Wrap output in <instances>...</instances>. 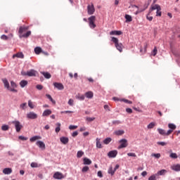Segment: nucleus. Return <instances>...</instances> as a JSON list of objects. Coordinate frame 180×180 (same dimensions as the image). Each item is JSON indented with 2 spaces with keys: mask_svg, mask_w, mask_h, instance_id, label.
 <instances>
[{
  "mask_svg": "<svg viewBox=\"0 0 180 180\" xmlns=\"http://www.w3.org/2000/svg\"><path fill=\"white\" fill-rule=\"evenodd\" d=\"M29 30V27H26V26H21L19 28L18 30V33L20 34V38L22 39V37H25V39H27V37H29V36H30V34H32V32L31 31H27ZM25 32H27L25 34Z\"/></svg>",
  "mask_w": 180,
  "mask_h": 180,
  "instance_id": "f257e3e1",
  "label": "nucleus"
},
{
  "mask_svg": "<svg viewBox=\"0 0 180 180\" xmlns=\"http://www.w3.org/2000/svg\"><path fill=\"white\" fill-rule=\"evenodd\" d=\"M111 41L115 44V46L116 47L117 50L120 51V53H122L123 51V48L124 46H123V44L119 43V39L117 38L112 37Z\"/></svg>",
  "mask_w": 180,
  "mask_h": 180,
  "instance_id": "f03ea898",
  "label": "nucleus"
},
{
  "mask_svg": "<svg viewBox=\"0 0 180 180\" xmlns=\"http://www.w3.org/2000/svg\"><path fill=\"white\" fill-rule=\"evenodd\" d=\"M96 20V17L95 15H92L88 18L89 25L91 29H95L96 27V25L95 24Z\"/></svg>",
  "mask_w": 180,
  "mask_h": 180,
  "instance_id": "7ed1b4c3",
  "label": "nucleus"
},
{
  "mask_svg": "<svg viewBox=\"0 0 180 180\" xmlns=\"http://www.w3.org/2000/svg\"><path fill=\"white\" fill-rule=\"evenodd\" d=\"M120 146H118V150H120L121 148H126L127 146H129V143L127 142V139H122L119 141Z\"/></svg>",
  "mask_w": 180,
  "mask_h": 180,
  "instance_id": "20e7f679",
  "label": "nucleus"
},
{
  "mask_svg": "<svg viewBox=\"0 0 180 180\" xmlns=\"http://www.w3.org/2000/svg\"><path fill=\"white\" fill-rule=\"evenodd\" d=\"M12 123L14 124L17 133H19L22 130L23 126L19 121H13Z\"/></svg>",
  "mask_w": 180,
  "mask_h": 180,
  "instance_id": "39448f33",
  "label": "nucleus"
},
{
  "mask_svg": "<svg viewBox=\"0 0 180 180\" xmlns=\"http://www.w3.org/2000/svg\"><path fill=\"white\" fill-rule=\"evenodd\" d=\"M169 130L167 131V134H171L174 132V130L176 129V125L175 124L169 123L168 124Z\"/></svg>",
  "mask_w": 180,
  "mask_h": 180,
  "instance_id": "423d86ee",
  "label": "nucleus"
},
{
  "mask_svg": "<svg viewBox=\"0 0 180 180\" xmlns=\"http://www.w3.org/2000/svg\"><path fill=\"white\" fill-rule=\"evenodd\" d=\"M87 13L89 15H94V13H95V7L94 6V4L87 6Z\"/></svg>",
  "mask_w": 180,
  "mask_h": 180,
  "instance_id": "0eeeda50",
  "label": "nucleus"
},
{
  "mask_svg": "<svg viewBox=\"0 0 180 180\" xmlns=\"http://www.w3.org/2000/svg\"><path fill=\"white\" fill-rule=\"evenodd\" d=\"M27 119L34 120L37 119V114L34 112H30L27 114Z\"/></svg>",
  "mask_w": 180,
  "mask_h": 180,
  "instance_id": "6e6552de",
  "label": "nucleus"
},
{
  "mask_svg": "<svg viewBox=\"0 0 180 180\" xmlns=\"http://www.w3.org/2000/svg\"><path fill=\"white\" fill-rule=\"evenodd\" d=\"M53 86H55V88L57 89H59V91H63V89H64V85H63L61 83L55 82L53 83Z\"/></svg>",
  "mask_w": 180,
  "mask_h": 180,
  "instance_id": "1a4fd4ad",
  "label": "nucleus"
},
{
  "mask_svg": "<svg viewBox=\"0 0 180 180\" xmlns=\"http://www.w3.org/2000/svg\"><path fill=\"white\" fill-rule=\"evenodd\" d=\"M53 178L55 179H63V178H64V175L62 174V173L59 172H56L54 174H53Z\"/></svg>",
  "mask_w": 180,
  "mask_h": 180,
  "instance_id": "9d476101",
  "label": "nucleus"
},
{
  "mask_svg": "<svg viewBox=\"0 0 180 180\" xmlns=\"http://www.w3.org/2000/svg\"><path fill=\"white\" fill-rule=\"evenodd\" d=\"M109 158H115L117 155V150H111L108 153Z\"/></svg>",
  "mask_w": 180,
  "mask_h": 180,
  "instance_id": "9b49d317",
  "label": "nucleus"
},
{
  "mask_svg": "<svg viewBox=\"0 0 180 180\" xmlns=\"http://www.w3.org/2000/svg\"><path fill=\"white\" fill-rule=\"evenodd\" d=\"M36 74H37V71L34 70H30L27 72V77H36Z\"/></svg>",
  "mask_w": 180,
  "mask_h": 180,
  "instance_id": "f8f14e48",
  "label": "nucleus"
},
{
  "mask_svg": "<svg viewBox=\"0 0 180 180\" xmlns=\"http://www.w3.org/2000/svg\"><path fill=\"white\" fill-rule=\"evenodd\" d=\"M37 146L39 147V148H41L42 150H46V144L44 143L41 141H38L36 143Z\"/></svg>",
  "mask_w": 180,
  "mask_h": 180,
  "instance_id": "ddd939ff",
  "label": "nucleus"
},
{
  "mask_svg": "<svg viewBox=\"0 0 180 180\" xmlns=\"http://www.w3.org/2000/svg\"><path fill=\"white\" fill-rule=\"evenodd\" d=\"M158 131L159 134H161V136H169V134H168V131H165V129H162L161 128H158Z\"/></svg>",
  "mask_w": 180,
  "mask_h": 180,
  "instance_id": "4468645a",
  "label": "nucleus"
},
{
  "mask_svg": "<svg viewBox=\"0 0 180 180\" xmlns=\"http://www.w3.org/2000/svg\"><path fill=\"white\" fill-rule=\"evenodd\" d=\"M110 36H120V34H123V32L122 31H111L110 32Z\"/></svg>",
  "mask_w": 180,
  "mask_h": 180,
  "instance_id": "2eb2a0df",
  "label": "nucleus"
},
{
  "mask_svg": "<svg viewBox=\"0 0 180 180\" xmlns=\"http://www.w3.org/2000/svg\"><path fill=\"white\" fill-rule=\"evenodd\" d=\"M83 164L84 165H91V164H92V160H91L89 158H84L83 159Z\"/></svg>",
  "mask_w": 180,
  "mask_h": 180,
  "instance_id": "dca6fc26",
  "label": "nucleus"
},
{
  "mask_svg": "<svg viewBox=\"0 0 180 180\" xmlns=\"http://www.w3.org/2000/svg\"><path fill=\"white\" fill-rule=\"evenodd\" d=\"M60 140L62 144H68V141H70L68 137L62 136L60 138Z\"/></svg>",
  "mask_w": 180,
  "mask_h": 180,
  "instance_id": "f3484780",
  "label": "nucleus"
},
{
  "mask_svg": "<svg viewBox=\"0 0 180 180\" xmlns=\"http://www.w3.org/2000/svg\"><path fill=\"white\" fill-rule=\"evenodd\" d=\"M3 174H4L5 175H10V174H12V169L11 168L4 169Z\"/></svg>",
  "mask_w": 180,
  "mask_h": 180,
  "instance_id": "a211bd4d",
  "label": "nucleus"
},
{
  "mask_svg": "<svg viewBox=\"0 0 180 180\" xmlns=\"http://www.w3.org/2000/svg\"><path fill=\"white\" fill-rule=\"evenodd\" d=\"M37 140H41V136H34L30 139V141H31V143H33V142L36 141Z\"/></svg>",
  "mask_w": 180,
  "mask_h": 180,
  "instance_id": "6ab92c4d",
  "label": "nucleus"
},
{
  "mask_svg": "<svg viewBox=\"0 0 180 180\" xmlns=\"http://www.w3.org/2000/svg\"><path fill=\"white\" fill-rule=\"evenodd\" d=\"M1 81L4 84V88H7V89H9V82H8V79L6 78L2 79Z\"/></svg>",
  "mask_w": 180,
  "mask_h": 180,
  "instance_id": "aec40b11",
  "label": "nucleus"
},
{
  "mask_svg": "<svg viewBox=\"0 0 180 180\" xmlns=\"http://www.w3.org/2000/svg\"><path fill=\"white\" fill-rule=\"evenodd\" d=\"M85 96L89 99H92L94 98V92L92 91H87L85 93Z\"/></svg>",
  "mask_w": 180,
  "mask_h": 180,
  "instance_id": "412c9836",
  "label": "nucleus"
},
{
  "mask_svg": "<svg viewBox=\"0 0 180 180\" xmlns=\"http://www.w3.org/2000/svg\"><path fill=\"white\" fill-rule=\"evenodd\" d=\"M15 57H17L18 58H24L25 55H23V53H22V52H19L13 56V58H15Z\"/></svg>",
  "mask_w": 180,
  "mask_h": 180,
  "instance_id": "4be33fe9",
  "label": "nucleus"
},
{
  "mask_svg": "<svg viewBox=\"0 0 180 180\" xmlns=\"http://www.w3.org/2000/svg\"><path fill=\"white\" fill-rule=\"evenodd\" d=\"M172 169H173V171H176V172H179L180 171V165L177 164V165H174L173 166H172Z\"/></svg>",
  "mask_w": 180,
  "mask_h": 180,
  "instance_id": "5701e85b",
  "label": "nucleus"
},
{
  "mask_svg": "<svg viewBox=\"0 0 180 180\" xmlns=\"http://www.w3.org/2000/svg\"><path fill=\"white\" fill-rule=\"evenodd\" d=\"M41 74H42L46 79H50V78H51V75L47 72H41Z\"/></svg>",
  "mask_w": 180,
  "mask_h": 180,
  "instance_id": "b1692460",
  "label": "nucleus"
},
{
  "mask_svg": "<svg viewBox=\"0 0 180 180\" xmlns=\"http://www.w3.org/2000/svg\"><path fill=\"white\" fill-rule=\"evenodd\" d=\"M28 82L27 80H21L20 82V86H21V88H25V86H27Z\"/></svg>",
  "mask_w": 180,
  "mask_h": 180,
  "instance_id": "393cba45",
  "label": "nucleus"
},
{
  "mask_svg": "<svg viewBox=\"0 0 180 180\" xmlns=\"http://www.w3.org/2000/svg\"><path fill=\"white\" fill-rule=\"evenodd\" d=\"M56 128L55 129L56 133H60V130H61V124L59 122H57L56 124Z\"/></svg>",
  "mask_w": 180,
  "mask_h": 180,
  "instance_id": "a878e982",
  "label": "nucleus"
},
{
  "mask_svg": "<svg viewBox=\"0 0 180 180\" xmlns=\"http://www.w3.org/2000/svg\"><path fill=\"white\" fill-rule=\"evenodd\" d=\"M114 134H115V136H123V134H124V131L117 130L114 132Z\"/></svg>",
  "mask_w": 180,
  "mask_h": 180,
  "instance_id": "bb28decb",
  "label": "nucleus"
},
{
  "mask_svg": "<svg viewBox=\"0 0 180 180\" xmlns=\"http://www.w3.org/2000/svg\"><path fill=\"white\" fill-rule=\"evenodd\" d=\"M51 113V110H45L42 114V116H50Z\"/></svg>",
  "mask_w": 180,
  "mask_h": 180,
  "instance_id": "cd10ccee",
  "label": "nucleus"
},
{
  "mask_svg": "<svg viewBox=\"0 0 180 180\" xmlns=\"http://www.w3.org/2000/svg\"><path fill=\"white\" fill-rule=\"evenodd\" d=\"M97 148H102V143H101V139L97 138L96 139Z\"/></svg>",
  "mask_w": 180,
  "mask_h": 180,
  "instance_id": "c85d7f7f",
  "label": "nucleus"
},
{
  "mask_svg": "<svg viewBox=\"0 0 180 180\" xmlns=\"http://www.w3.org/2000/svg\"><path fill=\"white\" fill-rule=\"evenodd\" d=\"M167 173V170L165 169H162V170H160L158 171L157 173H156V175L158 176V175H165V174Z\"/></svg>",
  "mask_w": 180,
  "mask_h": 180,
  "instance_id": "c756f323",
  "label": "nucleus"
},
{
  "mask_svg": "<svg viewBox=\"0 0 180 180\" xmlns=\"http://www.w3.org/2000/svg\"><path fill=\"white\" fill-rule=\"evenodd\" d=\"M1 130H3V131H8V130H9V125L3 124L1 126Z\"/></svg>",
  "mask_w": 180,
  "mask_h": 180,
  "instance_id": "7c9ffc66",
  "label": "nucleus"
},
{
  "mask_svg": "<svg viewBox=\"0 0 180 180\" xmlns=\"http://www.w3.org/2000/svg\"><path fill=\"white\" fill-rule=\"evenodd\" d=\"M158 9H161V6H160L158 4H155L151 8V11H158Z\"/></svg>",
  "mask_w": 180,
  "mask_h": 180,
  "instance_id": "2f4dec72",
  "label": "nucleus"
},
{
  "mask_svg": "<svg viewBox=\"0 0 180 180\" xmlns=\"http://www.w3.org/2000/svg\"><path fill=\"white\" fill-rule=\"evenodd\" d=\"M46 96L48 98V99H49V101H51V102H52V103H53V105H56V101L53 99L50 94H46Z\"/></svg>",
  "mask_w": 180,
  "mask_h": 180,
  "instance_id": "473e14b6",
  "label": "nucleus"
},
{
  "mask_svg": "<svg viewBox=\"0 0 180 180\" xmlns=\"http://www.w3.org/2000/svg\"><path fill=\"white\" fill-rule=\"evenodd\" d=\"M108 174H110V175H115V170L113 169V167H110L108 171Z\"/></svg>",
  "mask_w": 180,
  "mask_h": 180,
  "instance_id": "72a5a7b5",
  "label": "nucleus"
},
{
  "mask_svg": "<svg viewBox=\"0 0 180 180\" xmlns=\"http://www.w3.org/2000/svg\"><path fill=\"white\" fill-rule=\"evenodd\" d=\"M125 19H126L127 22H131V20H133L131 15H127V14L125 15Z\"/></svg>",
  "mask_w": 180,
  "mask_h": 180,
  "instance_id": "f704fd0d",
  "label": "nucleus"
},
{
  "mask_svg": "<svg viewBox=\"0 0 180 180\" xmlns=\"http://www.w3.org/2000/svg\"><path fill=\"white\" fill-rule=\"evenodd\" d=\"M34 51H35V53L39 55V54H40V53H41L42 50H41V48H40V47H36L34 49Z\"/></svg>",
  "mask_w": 180,
  "mask_h": 180,
  "instance_id": "c9c22d12",
  "label": "nucleus"
},
{
  "mask_svg": "<svg viewBox=\"0 0 180 180\" xmlns=\"http://www.w3.org/2000/svg\"><path fill=\"white\" fill-rule=\"evenodd\" d=\"M121 102H124V103H129V105H131V103H133L131 101L125 98L121 99Z\"/></svg>",
  "mask_w": 180,
  "mask_h": 180,
  "instance_id": "e433bc0d",
  "label": "nucleus"
},
{
  "mask_svg": "<svg viewBox=\"0 0 180 180\" xmlns=\"http://www.w3.org/2000/svg\"><path fill=\"white\" fill-rule=\"evenodd\" d=\"M28 106L29 108H30L31 109H34V105H33V102L32 101V100H30L28 101Z\"/></svg>",
  "mask_w": 180,
  "mask_h": 180,
  "instance_id": "4c0bfd02",
  "label": "nucleus"
},
{
  "mask_svg": "<svg viewBox=\"0 0 180 180\" xmlns=\"http://www.w3.org/2000/svg\"><path fill=\"white\" fill-rule=\"evenodd\" d=\"M84 155V152L82 150H79L77 154V158H81Z\"/></svg>",
  "mask_w": 180,
  "mask_h": 180,
  "instance_id": "58836bf2",
  "label": "nucleus"
},
{
  "mask_svg": "<svg viewBox=\"0 0 180 180\" xmlns=\"http://www.w3.org/2000/svg\"><path fill=\"white\" fill-rule=\"evenodd\" d=\"M26 106H27V103H23L20 105V109H22V110H25L26 109Z\"/></svg>",
  "mask_w": 180,
  "mask_h": 180,
  "instance_id": "ea45409f",
  "label": "nucleus"
},
{
  "mask_svg": "<svg viewBox=\"0 0 180 180\" xmlns=\"http://www.w3.org/2000/svg\"><path fill=\"white\" fill-rule=\"evenodd\" d=\"M110 141H112V139L111 138H107V139H104L103 143L104 144H109V143H110Z\"/></svg>",
  "mask_w": 180,
  "mask_h": 180,
  "instance_id": "a19ab883",
  "label": "nucleus"
},
{
  "mask_svg": "<svg viewBox=\"0 0 180 180\" xmlns=\"http://www.w3.org/2000/svg\"><path fill=\"white\" fill-rule=\"evenodd\" d=\"M169 157H170V158L176 159V158H178V155H176V153H172L169 155Z\"/></svg>",
  "mask_w": 180,
  "mask_h": 180,
  "instance_id": "79ce46f5",
  "label": "nucleus"
},
{
  "mask_svg": "<svg viewBox=\"0 0 180 180\" xmlns=\"http://www.w3.org/2000/svg\"><path fill=\"white\" fill-rule=\"evenodd\" d=\"M112 123L114 124V126H117V124H121L122 122L120 120H113Z\"/></svg>",
  "mask_w": 180,
  "mask_h": 180,
  "instance_id": "37998d69",
  "label": "nucleus"
},
{
  "mask_svg": "<svg viewBox=\"0 0 180 180\" xmlns=\"http://www.w3.org/2000/svg\"><path fill=\"white\" fill-rule=\"evenodd\" d=\"M88 171H89V167L88 166H84L82 169V172H88Z\"/></svg>",
  "mask_w": 180,
  "mask_h": 180,
  "instance_id": "c03bdc74",
  "label": "nucleus"
},
{
  "mask_svg": "<svg viewBox=\"0 0 180 180\" xmlns=\"http://www.w3.org/2000/svg\"><path fill=\"white\" fill-rule=\"evenodd\" d=\"M31 167L32 168H39V164L36 163V162H32L31 163Z\"/></svg>",
  "mask_w": 180,
  "mask_h": 180,
  "instance_id": "a18cd8bd",
  "label": "nucleus"
},
{
  "mask_svg": "<svg viewBox=\"0 0 180 180\" xmlns=\"http://www.w3.org/2000/svg\"><path fill=\"white\" fill-rule=\"evenodd\" d=\"M157 176V174H153L148 178V180H155Z\"/></svg>",
  "mask_w": 180,
  "mask_h": 180,
  "instance_id": "49530a36",
  "label": "nucleus"
},
{
  "mask_svg": "<svg viewBox=\"0 0 180 180\" xmlns=\"http://www.w3.org/2000/svg\"><path fill=\"white\" fill-rule=\"evenodd\" d=\"M68 103L70 106H74V100L72 98L69 99Z\"/></svg>",
  "mask_w": 180,
  "mask_h": 180,
  "instance_id": "de8ad7c7",
  "label": "nucleus"
},
{
  "mask_svg": "<svg viewBox=\"0 0 180 180\" xmlns=\"http://www.w3.org/2000/svg\"><path fill=\"white\" fill-rule=\"evenodd\" d=\"M69 129H70V130H75L76 129H78V126H77V125H70Z\"/></svg>",
  "mask_w": 180,
  "mask_h": 180,
  "instance_id": "09e8293b",
  "label": "nucleus"
},
{
  "mask_svg": "<svg viewBox=\"0 0 180 180\" xmlns=\"http://www.w3.org/2000/svg\"><path fill=\"white\" fill-rule=\"evenodd\" d=\"M140 51H141V53H143V54L147 52V44H145V45H144V51L143 52V49H141Z\"/></svg>",
  "mask_w": 180,
  "mask_h": 180,
  "instance_id": "8fccbe9b",
  "label": "nucleus"
},
{
  "mask_svg": "<svg viewBox=\"0 0 180 180\" xmlns=\"http://www.w3.org/2000/svg\"><path fill=\"white\" fill-rule=\"evenodd\" d=\"M154 126H155V124L154 122H150L148 125V129H153Z\"/></svg>",
  "mask_w": 180,
  "mask_h": 180,
  "instance_id": "3c124183",
  "label": "nucleus"
},
{
  "mask_svg": "<svg viewBox=\"0 0 180 180\" xmlns=\"http://www.w3.org/2000/svg\"><path fill=\"white\" fill-rule=\"evenodd\" d=\"M11 86H12V88H18V84H16V83H15V82L13 81L11 82Z\"/></svg>",
  "mask_w": 180,
  "mask_h": 180,
  "instance_id": "603ef678",
  "label": "nucleus"
},
{
  "mask_svg": "<svg viewBox=\"0 0 180 180\" xmlns=\"http://www.w3.org/2000/svg\"><path fill=\"white\" fill-rule=\"evenodd\" d=\"M152 157H155V158H160L161 157V154H160V153H153V154H152Z\"/></svg>",
  "mask_w": 180,
  "mask_h": 180,
  "instance_id": "864d4df0",
  "label": "nucleus"
},
{
  "mask_svg": "<svg viewBox=\"0 0 180 180\" xmlns=\"http://www.w3.org/2000/svg\"><path fill=\"white\" fill-rule=\"evenodd\" d=\"M158 51L157 50V46H155V48H154V49H153V56L154 57H155V56H157Z\"/></svg>",
  "mask_w": 180,
  "mask_h": 180,
  "instance_id": "5fc2aeb1",
  "label": "nucleus"
},
{
  "mask_svg": "<svg viewBox=\"0 0 180 180\" xmlns=\"http://www.w3.org/2000/svg\"><path fill=\"white\" fill-rule=\"evenodd\" d=\"M1 40H8V39H9V37L5 34H3L1 36Z\"/></svg>",
  "mask_w": 180,
  "mask_h": 180,
  "instance_id": "6e6d98bb",
  "label": "nucleus"
},
{
  "mask_svg": "<svg viewBox=\"0 0 180 180\" xmlns=\"http://www.w3.org/2000/svg\"><path fill=\"white\" fill-rule=\"evenodd\" d=\"M86 120L87 122H94V120H95V117H87L86 118Z\"/></svg>",
  "mask_w": 180,
  "mask_h": 180,
  "instance_id": "4d7b16f0",
  "label": "nucleus"
},
{
  "mask_svg": "<svg viewBox=\"0 0 180 180\" xmlns=\"http://www.w3.org/2000/svg\"><path fill=\"white\" fill-rule=\"evenodd\" d=\"M19 140H22V141H26V140H27V137H25L23 136H20L18 137Z\"/></svg>",
  "mask_w": 180,
  "mask_h": 180,
  "instance_id": "13d9d810",
  "label": "nucleus"
},
{
  "mask_svg": "<svg viewBox=\"0 0 180 180\" xmlns=\"http://www.w3.org/2000/svg\"><path fill=\"white\" fill-rule=\"evenodd\" d=\"M127 156L128 157H137V155L134 153H128Z\"/></svg>",
  "mask_w": 180,
  "mask_h": 180,
  "instance_id": "bf43d9fd",
  "label": "nucleus"
},
{
  "mask_svg": "<svg viewBox=\"0 0 180 180\" xmlns=\"http://www.w3.org/2000/svg\"><path fill=\"white\" fill-rule=\"evenodd\" d=\"M36 88H37V89H38L39 91H41V89H43V85H41V84H37V85L36 86Z\"/></svg>",
  "mask_w": 180,
  "mask_h": 180,
  "instance_id": "052dcab7",
  "label": "nucleus"
},
{
  "mask_svg": "<svg viewBox=\"0 0 180 180\" xmlns=\"http://www.w3.org/2000/svg\"><path fill=\"white\" fill-rule=\"evenodd\" d=\"M158 146H162V147H164V146H167V143L166 142L159 141V142H158Z\"/></svg>",
  "mask_w": 180,
  "mask_h": 180,
  "instance_id": "680f3d73",
  "label": "nucleus"
},
{
  "mask_svg": "<svg viewBox=\"0 0 180 180\" xmlns=\"http://www.w3.org/2000/svg\"><path fill=\"white\" fill-rule=\"evenodd\" d=\"M162 13H161V8L160 9H157V12H156V16H161Z\"/></svg>",
  "mask_w": 180,
  "mask_h": 180,
  "instance_id": "e2e57ef3",
  "label": "nucleus"
},
{
  "mask_svg": "<svg viewBox=\"0 0 180 180\" xmlns=\"http://www.w3.org/2000/svg\"><path fill=\"white\" fill-rule=\"evenodd\" d=\"M77 99H79L80 101H84L85 99V96L84 95L78 96Z\"/></svg>",
  "mask_w": 180,
  "mask_h": 180,
  "instance_id": "0e129e2a",
  "label": "nucleus"
},
{
  "mask_svg": "<svg viewBox=\"0 0 180 180\" xmlns=\"http://www.w3.org/2000/svg\"><path fill=\"white\" fill-rule=\"evenodd\" d=\"M146 18L148 20H149V22H151V20H153V16H150V14H148L146 15Z\"/></svg>",
  "mask_w": 180,
  "mask_h": 180,
  "instance_id": "69168bd1",
  "label": "nucleus"
},
{
  "mask_svg": "<svg viewBox=\"0 0 180 180\" xmlns=\"http://www.w3.org/2000/svg\"><path fill=\"white\" fill-rule=\"evenodd\" d=\"M98 176H99V178H103V174H102L101 171H98L97 173Z\"/></svg>",
  "mask_w": 180,
  "mask_h": 180,
  "instance_id": "338daca9",
  "label": "nucleus"
},
{
  "mask_svg": "<svg viewBox=\"0 0 180 180\" xmlns=\"http://www.w3.org/2000/svg\"><path fill=\"white\" fill-rule=\"evenodd\" d=\"M104 109H105V110H108V112H110V108H109L108 105H104Z\"/></svg>",
  "mask_w": 180,
  "mask_h": 180,
  "instance_id": "774afa93",
  "label": "nucleus"
}]
</instances>
